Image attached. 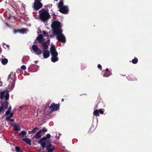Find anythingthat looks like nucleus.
Wrapping results in <instances>:
<instances>
[{
    "instance_id": "5701e85b",
    "label": "nucleus",
    "mask_w": 152,
    "mask_h": 152,
    "mask_svg": "<svg viewBox=\"0 0 152 152\" xmlns=\"http://www.w3.org/2000/svg\"><path fill=\"white\" fill-rule=\"evenodd\" d=\"M8 62V60L7 59L4 58L2 59L1 60V62L3 65H5L7 64Z\"/></svg>"
},
{
    "instance_id": "393cba45",
    "label": "nucleus",
    "mask_w": 152,
    "mask_h": 152,
    "mask_svg": "<svg viewBox=\"0 0 152 152\" xmlns=\"http://www.w3.org/2000/svg\"><path fill=\"white\" fill-rule=\"evenodd\" d=\"M26 133L24 131H22L20 133V137L22 138L26 134Z\"/></svg>"
},
{
    "instance_id": "4468645a",
    "label": "nucleus",
    "mask_w": 152,
    "mask_h": 152,
    "mask_svg": "<svg viewBox=\"0 0 152 152\" xmlns=\"http://www.w3.org/2000/svg\"><path fill=\"white\" fill-rule=\"evenodd\" d=\"M43 56L44 58H48L50 56V52L48 50H43Z\"/></svg>"
},
{
    "instance_id": "1a4fd4ad",
    "label": "nucleus",
    "mask_w": 152,
    "mask_h": 152,
    "mask_svg": "<svg viewBox=\"0 0 152 152\" xmlns=\"http://www.w3.org/2000/svg\"><path fill=\"white\" fill-rule=\"evenodd\" d=\"M50 52L52 56H57L58 53L56 51V49L54 45H52L51 46Z\"/></svg>"
},
{
    "instance_id": "6e6552de",
    "label": "nucleus",
    "mask_w": 152,
    "mask_h": 152,
    "mask_svg": "<svg viewBox=\"0 0 152 152\" xmlns=\"http://www.w3.org/2000/svg\"><path fill=\"white\" fill-rule=\"evenodd\" d=\"M56 38L58 41L61 42L65 43L66 41L65 37L63 34L57 36Z\"/></svg>"
},
{
    "instance_id": "37998d69",
    "label": "nucleus",
    "mask_w": 152,
    "mask_h": 152,
    "mask_svg": "<svg viewBox=\"0 0 152 152\" xmlns=\"http://www.w3.org/2000/svg\"><path fill=\"white\" fill-rule=\"evenodd\" d=\"M11 106H10V107H9L8 108V110H9L10 111H11Z\"/></svg>"
},
{
    "instance_id": "a211bd4d",
    "label": "nucleus",
    "mask_w": 152,
    "mask_h": 152,
    "mask_svg": "<svg viewBox=\"0 0 152 152\" xmlns=\"http://www.w3.org/2000/svg\"><path fill=\"white\" fill-rule=\"evenodd\" d=\"M41 131H39L34 136L36 139H38L40 138L41 136L42 135V134L41 133Z\"/></svg>"
},
{
    "instance_id": "49530a36",
    "label": "nucleus",
    "mask_w": 152,
    "mask_h": 152,
    "mask_svg": "<svg viewBox=\"0 0 152 152\" xmlns=\"http://www.w3.org/2000/svg\"><path fill=\"white\" fill-rule=\"evenodd\" d=\"M28 133L29 134L33 133L32 132H31V131H29L28 132Z\"/></svg>"
},
{
    "instance_id": "72a5a7b5",
    "label": "nucleus",
    "mask_w": 152,
    "mask_h": 152,
    "mask_svg": "<svg viewBox=\"0 0 152 152\" xmlns=\"http://www.w3.org/2000/svg\"><path fill=\"white\" fill-rule=\"evenodd\" d=\"M98 110V112L99 114L100 113L101 114H103L104 112L102 110L99 109Z\"/></svg>"
},
{
    "instance_id": "c756f323",
    "label": "nucleus",
    "mask_w": 152,
    "mask_h": 152,
    "mask_svg": "<svg viewBox=\"0 0 152 152\" xmlns=\"http://www.w3.org/2000/svg\"><path fill=\"white\" fill-rule=\"evenodd\" d=\"M40 131H41V133L42 134V133H45L47 131V130L46 128H44L42 129H41Z\"/></svg>"
},
{
    "instance_id": "79ce46f5",
    "label": "nucleus",
    "mask_w": 152,
    "mask_h": 152,
    "mask_svg": "<svg viewBox=\"0 0 152 152\" xmlns=\"http://www.w3.org/2000/svg\"><path fill=\"white\" fill-rule=\"evenodd\" d=\"M5 25H6V26H7L8 27H10V26L7 23H5Z\"/></svg>"
},
{
    "instance_id": "58836bf2",
    "label": "nucleus",
    "mask_w": 152,
    "mask_h": 152,
    "mask_svg": "<svg viewBox=\"0 0 152 152\" xmlns=\"http://www.w3.org/2000/svg\"><path fill=\"white\" fill-rule=\"evenodd\" d=\"M97 67L99 69H102V66L100 64H98V65L97 66Z\"/></svg>"
},
{
    "instance_id": "2f4dec72",
    "label": "nucleus",
    "mask_w": 152,
    "mask_h": 152,
    "mask_svg": "<svg viewBox=\"0 0 152 152\" xmlns=\"http://www.w3.org/2000/svg\"><path fill=\"white\" fill-rule=\"evenodd\" d=\"M13 32L15 34H16L18 32L20 33V29H13Z\"/></svg>"
},
{
    "instance_id": "2eb2a0df",
    "label": "nucleus",
    "mask_w": 152,
    "mask_h": 152,
    "mask_svg": "<svg viewBox=\"0 0 152 152\" xmlns=\"http://www.w3.org/2000/svg\"><path fill=\"white\" fill-rule=\"evenodd\" d=\"M49 43L50 42L49 40L45 42H42V44L43 47V50H47L48 48V44H49Z\"/></svg>"
},
{
    "instance_id": "f03ea898",
    "label": "nucleus",
    "mask_w": 152,
    "mask_h": 152,
    "mask_svg": "<svg viewBox=\"0 0 152 152\" xmlns=\"http://www.w3.org/2000/svg\"><path fill=\"white\" fill-rule=\"evenodd\" d=\"M15 73H14L11 72L8 76V80L9 82V84L8 86V89L11 90L13 89L15 86L16 77Z\"/></svg>"
},
{
    "instance_id": "4c0bfd02",
    "label": "nucleus",
    "mask_w": 152,
    "mask_h": 152,
    "mask_svg": "<svg viewBox=\"0 0 152 152\" xmlns=\"http://www.w3.org/2000/svg\"><path fill=\"white\" fill-rule=\"evenodd\" d=\"M33 67H38V66L36 65H34V64H32L31 65V68H33Z\"/></svg>"
},
{
    "instance_id": "0eeeda50",
    "label": "nucleus",
    "mask_w": 152,
    "mask_h": 152,
    "mask_svg": "<svg viewBox=\"0 0 152 152\" xmlns=\"http://www.w3.org/2000/svg\"><path fill=\"white\" fill-rule=\"evenodd\" d=\"M32 48L33 50L37 55H39L42 54V50L38 48V46L36 45H33Z\"/></svg>"
},
{
    "instance_id": "603ef678",
    "label": "nucleus",
    "mask_w": 152,
    "mask_h": 152,
    "mask_svg": "<svg viewBox=\"0 0 152 152\" xmlns=\"http://www.w3.org/2000/svg\"><path fill=\"white\" fill-rule=\"evenodd\" d=\"M7 47H9V45H7Z\"/></svg>"
},
{
    "instance_id": "9d476101",
    "label": "nucleus",
    "mask_w": 152,
    "mask_h": 152,
    "mask_svg": "<svg viewBox=\"0 0 152 152\" xmlns=\"http://www.w3.org/2000/svg\"><path fill=\"white\" fill-rule=\"evenodd\" d=\"M59 106L60 105L59 104H55L53 103L50 106L49 108L51 109L53 111H56L59 108Z\"/></svg>"
},
{
    "instance_id": "c9c22d12",
    "label": "nucleus",
    "mask_w": 152,
    "mask_h": 152,
    "mask_svg": "<svg viewBox=\"0 0 152 152\" xmlns=\"http://www.w3.org/2000/svg\"><path fill=\"white\" fill-rule=\"evenodd\" d=\"M21 68L23 70H25L26 69V66L24 65H23L21 66Z\"/></svg>"
},
{
    "instance_id": "f257e3e1",
    "label": "nucleus",
    "mask_w": 152,
    "mask_h": 152,
    "mask_svg": "<svg viewBox=\"0 0 152 152\" xmlns=\"http://www.w3.org/2000/svg\"><path fill=\"white\" fill-rule=\"evenodd\" d=\"M9 94L7 91H2L0 93V99L2 100L4 98L6 100V101L1 104L2 106L5 109H7L8 107V102L7 100L9 99Z\"/></svg>"
},
{
    "instance_id": "4be33fe9",
    "label": "nucleus",
    "mask_w": 152,
    "mask_h": 152,
    "mask_svg": "<svg viewBox=\"0 0 152 152\" xmlns=\"http://www.w3.org/2000/svg\"><path fill=\"white\" fill-rule=\"evenodd\" d=\"M29 59V57L27 56H25L23 58L22 61L23 63H25Z\"/></svg>"
},
{
    "instance_id": "09e8293b",
    "label": "nucleus",
    "mask_w": 152,
    "mask_h": 152,
    "mask_svg": "<svg viewBox=\"0 0 152 152\" xmlns=\"http://www.w3.org/2000/svg\"><path fill=\"white\" fill-rule=\"evenodd\" d=\"M100 103V102H99L96 105V108H97V106H98V105Z\"/></svg>"
},
{
    "instance_id": "a18cd8bd",
    "label": "nucleus",
    "mask_w": 152,
    "mask_h": 152,
    "mask_svg": "<svg viewBox=\"0 0 152 152\" xmlns=\"http://www.w3.org/2000/svg\"><path fill=\"white\" fill-rule=\"evenodd\" d=\"M10 121L11 122H13L14 121V120L12 119H10Z\"/></svg>"
},
{
    "instance_id": "f3484780",
    "label": "nucleus",
    "mask_w": 152,
    "mask_h": 152,
    "mask_svg": "<svg viewBox=\"0 0 152 152\" xmlns=\"http://www.w3.org/2000/svg\"><path fill=\"white\" fill-rule=\"evenodd\" d=\"M14 129L15 131L18 132L20 130V126L18 124H15L13 125Z\"/></svg>"
},
{
    "instance_id": "39448f33",
    "label": "nucleus",
    "mask_w": 152,
    "mask_h": 152,
    "mask_svg": "<svg viewBox=\"0 0 152 152\" xmlns=\"http://www.w3.org/2000/svg\"><path fill=\"white\" fill-rule=\"evenodd\" d=\"M34 8L36 10H38L42 7L43 6L42 3L38 0H35L33 3Z\"/></svg>"
},
{
    "instance_id": "de8ad7c7",
    "label": "nucleus",
    "mask_w": 152,
    "mask_h": 152,
    "mask_svg": "<svg viewBox=\"0 0 152 152\" xmlns=\"http://www.w3.org/2000/svg\"><path fill=\"white\" fill-rule=\"evenodd\" d=\"M64 99H62L61 100V102H63L64 101Z\"/></svg>"
},
{
    "instance_id": "e433bc0d",
    "label": "nucleus",
    "mask_w": 152,
    "mask_h": 152,
    "mask_svg": "<svg viewBox=\"0 0 152 152\" xmlns=\"http://www.w3.org/2000/svg\"><path fill=\"white\" fill-rule=\"evenodd\" d=\"M10 118L11 117H10L9 116H7L6 117V120H7V121H10L11 119Z\"/></svg>"
},
{
    "instance_id": "bb28decb",
    "label": "nucleus",
    "mask_w": 152,
    "mask_h": 152,
    "mask_svg": "<svg viewBox=\"0 0 152 152\" xmlns=\"http://www.w3.org/2000/svg\"><path fill=\"white\" fill-rule=\"evenodd\" d=\"M93 114L96 116H98L99 115L98 110H94L93 112Z\"/></svg>"
},
{
    "instance_id": "473e14b6",
    "label": "nucleus",
    "mask_w": 152,
    "mask_h": 152,
    "mask_svg": "<svg viewBox=\"0 0 152 152\" xmlns=\"http://www.w3.org/2000/svg\"><path fill=\"white\" fill-rule=\"evenodd\" d=\"M37 130H39V128L36 127L31 131V132H32L33 133H35Z\"/></svg>"
},
{
    "instance_id": "7ed1b4c3",
    "label": "nucleus",
    "mask_w": 152,
    "mask_h": 152,
    "mask_svg": "<svg viewBox=\"0 0 152 152\" xmlns=\"http://www.w3.org/2000/svg\"><path fill=\"white\" fill-rule=\"evenodd\" d=\"M39 12V18L43 22L48 20L50 17L48 12L44 9H42Z\"/></svg>"
},
{
    "instance_id": "a878e982",
    "label": "nucleus",
    "mask_w": 152,
    "mask_h": 152,
    "mask_svg": "<svg viewBox=\"0 0 152 152\" xmlns=\"http://www.w3.org/2000/svg\"><path fill=\"white\" fill-rule=\"evenodd\" d=\"M28 31V30L27 29L23 28L21 29H20V33L22 34L26 33V32Z\"/></svg>"
},
{
    "instance_id": "412c9836",
    "label": "nucleus",
    "mask_w": 152,
    "mask_h": 152,
    "mask_svg": "<svg viewBox=\"0 0 152 152\" xmlns=\"http://www.w3.org/2000/svg\"><path fill=\"white\" fill-rule=\"evenodd\" d=\"M64 6L63 1L62 0H60L58 5V8L59 9Z\"/></svg>"
},
{
    "instance_id": "8fccbe9b",
    "label": "nucleus",
    "mask_w": 152,
    "mask_h": 152,
    "mask_svg": "<svg viewBox=\"0 0 152 152\" xmlns=\"http://www.w3.org/2000/svg\"><path fill=\"white\" fill-rule=\"evenodd\" d=\"M37 61H35V63H37Z\"/></svg>"
},
{
    "instance_id": "20e7f679",
    "label": "nucleus",
    "mask_w": 152,
    "mask_h": 152,
    "mask_svg": "<svg viewBox=\"0 0 152 152\" xmlns=\"http://www.w3.org/2000/svg\"><path fill=\"white\" fill-rule=\"evenodd\" d=\"M50 135L49 134H48L46 135V137H43L41 138L38 141V143L41 145L43 149H44L46 147V143L45 141L47 139L50 138Z\"/></svg>"
},
{
    "instance_id": "f704fd0d",
    "label": "nucleus",
    "mask_w": 152,
    "mask_h": 152,
    "mask_svg": "<svg viewBox=\"0 0 152 152\" xmlns=\"http://www.w3.org/2000/svg\"><path fill=\"white\" fill-rule=\"evenodd\" d=\"M11 111L7 110L5 112V114L7 115H8L10 113Z\"/></svg>"
},
{
    "instance_id": "f8f14e48",
    "label": "nucleus",
    "mask_w": 152,
    "mask_h": 152,
    "mask_svg": "<svg viewBox=\"0 0 152 152\" xmlns=\"http://www.w3.org/2000/svg\"><path fill=\"white\" fill-rule=\"evenodd\" d=\"M53 32L57 36L62 34L63 30L61 28H56L53 29Z\"/></svg>"
},
{
    "instance_id": "ddd939ff",
    "label": "nucleus",
    "mask_w": 152,
    "mask_h": 152,
    "mask_svg": "<svg viewBox=\"0 0 152 152\" xmlns=\"http://www.w3.org/2000/svg\"><path fill=\"white\" fill-rule=\"evenodd\" d=\"M60 12L63 14H66L68 12V7L67 6H64L59 9Z\"/></svg>"
},
{
    "instance_id": "dca6fc26",
    "label": "nucleus",
    "mask_w": 152,
    "mask_h": 152,
    "mask_svg": "<svg viewBox=\"0 0 152 152\" xmlns=\"http://www.w3.org/2000/svg\"><path fill=\"white\" fill-rule=\"evenodd\" d=\"M37 40H38L39 43H42L45 40V39L42 34L39 35L36 38Z\"/></svg>"
},
{
    "instance_id": "6ab92c4d",
    "label": "nucleus",
    "mask_w": 152,
    "mask_h": 152,
    "mask_svg": "<svg viewBox=\"0 0 152 152\" xmlns=\"http://www.w3.org/2000/svg\"><path fill=\"white\" fill-rule=\"evenodd\" d=\"M22 140L25 142L28 145H31V140L30 139L28 138H25L22 139Z\"/></svg>"
},
{
    "instance_id": "423d86ee",
    "label": "nucleus",
    "mask_w": 152,
    "mask_h": 152,
    "mask_svg": "<svg viewBox=\"0 0 152 152\" xmlns=\"http://www.w3.org/2000/svg\"><path fill=\"white\" fill-rule=\"evenodd\" d=\"M45 148L48 152H53L55 149L54 145H53L50 143L46 144Z\"/></svg>"
},
{
    "instance_id": "a19ab883",
    "label": "nucleus",
    "mask_w": 152,
    "mask_h": 152,
    "mask_svg": "<svg viewBox=\"0 0 152 152\" xmlns=\"http://www.w3.org/2000/svg\"><path fill=\"white\" fill-rule=\"evenodd\" d=\"M13 114L14 113L13 112H12L11 113H10V115L9 116H10V117H12V116H13Z\"/></svg>"
},
{
    "instance_id": "9b49d317",
    "label": "nucleus",
    "mask_w": 152,
    "mask_h": 152,
    "mask_svg": "<svg viewBox=\"0 0 152 152\" xmlns=\"http://www.w3.org/2000/svg\"><path fill=\"white\" fill-rule=\"evenodd\" d=\"M61 23L58 21H55L53 23L52 28L53 29L61 28Z\"/></svg>"
},
{
    "instance_id": "aec40b11",
    "label": "nucleus",
    "mask_w": 152,
    "mask_h": 152,
    "mask_svg": "<svg viewBox=\"0 0 152 152\" xmlns=\"http://www.w3.org/2000/svg\"><path fill=\"white\" fill-rule=\"evenodd\" d=\"M51 58V61L53 62H55L58 60V58L57 56H52Z\"/></svg>"
},
{
    "instance_id": "b1692460",
    "label": "nucleus",
    "mask_w": 152,
    "mask_h": 152,
    "mask_svg": "<svg viewBox=\"0 0 152 152\" xmlns=\"http://www.w3.org/2000/svg\"><path fill=\"white\" fill-rule=\"evenodd\" d=\"M112 75V73L110 71L109 72H105L103 76L104 77H107L109 76Z\"/></svg>"
},
{
    "instance_id": "c03bdc74",
    "label": "nucleus",
    "mask_w": 152,
    "mask_h": 152,
    "mask_svg": "<svg viewBox=\"0 0 152 152\" xmlns=\"http://www.w3.org/2000/svg\"><path fill=\"white\" fill-rule=\"evenodd\" d=\"M105 71L107 72H109V71H109V69L108 68H107L106 69Z\"/></svg>"
},
{
    "instance_id": "cd10ccee",
    "label": "nucleus",
    "mask_w": 152,
    "mask_h": 152,
    "mask_svg": "<svg viewBox=\"0 0 152 152\" xmlns=\"http://www.w3.org/2000/svg\"><path fill=\"white\" fill-rule=\"evenodd\" d=\"M16 152H23V151L18 146H16L15 148Z\"/></svg>"
},
{
    "instance_id": "ea45409f",
    "label": "nucleus",
    "mask_w": 152,
    "mask_h": 152,
    "mask_svg": "<svg viewBox=\"0 0 152 152\" xmlns=\"http://www.w3.org/2000/svg\"><path fill=\"white\" fill-rule=\"evenodd\" d=\"M3 108L4 107L2 106V105H1V107H0V112L2 111Z\"/></svg>"
},
{
    "instance_id": "c85d7f7f",
    "label": "nucleus",
    "mask_w": 152,
    "mask_h": 152,
    "mask_svg": "<svg viewBox=\"0 0 152 152\" xmlns=\"http://www.w3.org/2000/svg\"><path fill=\"white\" fill-rule=\"evenodd\" d=\"M138 61V60L137 58H135L132 60V62L134 64H136L137 63Z\"/></svg>"
},
{
    "instance_id": "7c9ffc66",
    "label": "nucleus",
    "mask_w": 152,
    "mask_h": 152,
    "mask_svg": "<svg viewBox=\"0 0 152 152\" xmlns=\"http://www.w3.org/2000/svg\"><path fill=\"white\" fill-rule=\"evenodd\" d=\"M42 34L44 37H47L49 36L48 33H47L45 31H43Z\"/></svg>"
},
{
    "instance_id": "3c124183",
    "label": "nucleus",
    "mask_w": 152,
    "mask_h": 152,
    "mask_svg": "<svg viewBox=\"0 0 152 152\" xmlns=\"http://www.w3.org/2000/svg\"><path fill=\"white\" fill-rule=\"evenodd\" d=\"M54 0L55 1H58V0Z\"/></svg>"
}]
</instances>
